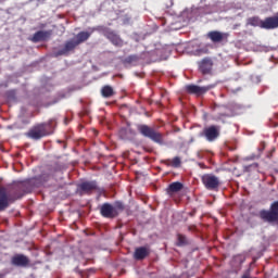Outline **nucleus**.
I'll return each instance as SVG.
<instances>
[{"mask_svg": "<svg viewBox=\"0 0 278 278\" xmlns=\"http://www.w3.org/2000/svg\"><path fill=\"white\" fill-rule=\"evenodd\" d=\"M181 190H184V184L175 181L168 185L166 188V193L168 197H173V194H177V192H181Z\"/></svg>", "mask_w": 278, "mask_h": 278, "instance_id": "a211bd4d", "label": "nucleus"}, {"mask_svg": "<svg viewBox=\"0 0 278 278\" xmlns=\"http://www.w3.org/2000/svg\"><path fill=\"white\" fill-rule=\"evenodd\" d=\"M100 214L103 218H116L118 216V212H116V208H114V205L111 203H103L100 206Z\"/></svg>", "mask_w": 278, "mask_h": 278, "instance_id": "9d476101", "label": "nucleus"}, {"mask_svg": "<svg viewBox=\"0 0 278 278\" xmlns=\"http://www.w3.org/2000/svg\"><path fill=\"white\" fill-rule=\"evenodd\" d=\"M213 86L207 87H199L198 85H187L186 91L189 94H195L197 97H201V94H205L208 90H212Z\"/></svg>", "mask_w": 278, "mask_h": 278, "instance_id": "ddd939ff", "label": "nucleus"}, {"mask_svg": "<svg viewBox=\"0 0 278 278\" xmlns=\"http://www.w3.org/2000/svg\"><path fill=\"white\" fill-rule=\"evenodd\" d=\"M50 175H52V173H50V174H41V175L38 177V179H39V181H41V182L49 181V176H50Z\"/></svg>", "mask_w": 278, "mask_h": 278, "instance_id": "a878e982", "label": "nucleus"}, {"mask_svg": "<svg viewBox=\"0 0 278 278\" xmlns=\"http://www.w3.org/2000/svg\"><path fill=\"white\" fill-rule=\"evenodd\" d=\"M208 40H211L214 45H218L220 42H227L229 38V33H220L218 30H211L206 34Z\"/></svg>", "mask_w": 278, "mask_h": 278, "instance_id": "1a4fd4ad", "label": "nucleus"}, {"mask_svg": "<svg viewBox=\"0 0 278 278\" xmlns=\"http://www.w3.org/2000/svg\"><path fill=\"white\" fill-rule=\"evenodd\" d=\"M258 166H260V164L253 163V164H250V165H245L243 167V170H244V173H251L252 168H257Z\"/></svg>", "mask_w": 278, "mask_h": 278, "instance_id": "393cba45", "label": "nucleus"}, {"mask_svg": "<svg viewBox=\"0 0 278 278\" xmlns=\"http://www.w3.org/2000/svg\"><path fill=\"white\" fill-rule=\"evenodd\" d=\"M198 66L202 75H210V73H212V67L214 66V61H212V58L206 56L198 62Z\"/></svg>", "mask_w": 278, "mask_h": 278, "instance_id": "9b49d317", "label": "nucleus"}, {"mask_svg": "<svg viewBox=\"0 0 278 278\" xmlns=\"http://www.w3.org/2000/svg\"><path fill=\"white\" fill-rule=\"evenodd\" d=\"M278 15L266 17L262 23V29H277Z\"/></svg>", "mask_w": 278, "mask_h": 278, "instance_id": "f3484780", "label": "nucleus"}, {"mask_svg": "<svg viewBox=\"0 0 278 278\" xmlns=\"http://www.w3.org/2000/svg\"><path fill=\"white\" fill-rule=\"evenodd\" d=\"M201 181L206 190H218L220 186V179H218L214 174H204L201 177Z\"/></svg>", "mask_w": 278, "mask_h": 278, "instance_id": "6e6552de", "label": "nucleus"}, {"mask_svg": "<svg viewBox=\"0 0 278 278\" xmlns=\"http://www.w3.org/2000/svg\"><path fill=\"white\" fill-rule=\"evenodd\" d=\"M150 255H151V250H149V248L139 247V248H136L132 257L137 262H142V260H146V257H149Z\"/></svg>", "mask_w": 278, "mask_h": 278, "instance_id": "4468645a", "label": "nucleus"}, {"mask_svg": "<svg viewBox=\"0 0 278 278\" xmlns=\"http://www.w3.org/2000/svg\"><path fill=\"white\" fill-rule=\"evenodd\" d=\"M89 29L90 31H80L74 39L65 41L64 47L55 53V58H60V55H68V53L75 51L79 45H84V42L89 40L92 34H94L92 28Z\"/></svg>", "mask_w": 278, "mask_h": 278, "instance_id": "f03ea898", "label": "nucleus"}, {"mask_svg": "<svg viewBox=\"0 0 278 278\" xmlns=\"http://www.w3.org/2000/svg\"><path fill=\"white\" fill-rule=\"evenodd\" d=\"M55 119H50L48 123L37 124L26 134L27 138H31V140H40L45 138V136H51L53 134V124Z\"/></svg>", "mask_w": 278, "mask_h": 278, "instance_id": "7ed1b4c3", "label": "nucleus"}, {"mask_svg": "<svg viewBox=\"0 0 278 278\" xmlns=\"http://www.w3.org/2000/svg\"><path fill=\"white\" fill-rule=\"evenodd\" d=\"M200 138H205L207 142H216L220 138V126L211 125L204 127L203 130L199 134Z\"/></svg>", "mask_w": 278, "mask_h": 278, "instance_id": "0eeeda50", "label": "nucleus"}, {"mask_svg": "<svg viewBox=\"0 0 278 278\" xmlns=\"http://www.w3.org/2000/svg\"><path fill=\"white\" fill-rule=\"evenodd\" d=\"M91 31H98L99 34H102L106 40H109L111 43H113L114 47H123L124 41L121 38V35L116 34V30H112V28L108 26H96L92 27Z\"/></svg>", "mask_w": 278, "mask_h": 278, "instance_id": "423d86ee", "label": "nucleus"}, {"mask_svg": "<svg viewBox=\"0 0 278 278\" xmlns=\"http://www.w3.org/2000/svg\"><path fill=\"white\" fill-rule=\"evenodd\" d=\"M119 137L122 138V140H125V138H127V129L122 128L119 130Z\"/></svg>", "mask_w": 278, "mask_h": 278, "instance_id": "bb28decb", "label": "nucleus"}, {"mask_svg": "<svg viewBox=\"0 0 278 278\" xmlns=\"http://www.w3.org/2000/svg\"><path fill=\"white\" fill-rule=\"evenodd\" d=\"M163 164L166 166H172L173 168H179L181 167V157L175 156L172 161L170 160H165L162 161Z\"/></svg>", "mask_w": 278, "mask_h": 278, "instance_id": "6ab92c4d", "label": "nucleus"}, {"mask_svg": "<svg viewBox=\"0 0 278 278\" xmlns=\"http://www.w3.org/2000/svg\"><path fill=\"white\" fill-rule=\"evenodd\" d=\"M11 263L13 266L25 268L26 266H29V258L25 256V254H16L11 258Z\"/></svg>", "mask_w": 278, "mask_h": 278, "instance_id": "2eb2a0df", "label": "nucleus"}, {"mask_svg": "<svg viewBox=\"0 0 278 278\" xmlns=\"http://www.w3.org/2000/svg\"><path fill=\"white\" fill-rule=\"evenodd\" d=\"M27 186H29V182L13 185L8 190L5 187H0V212H5L12 203L18 201V199H23L29 192Z\"/></svg>", "mask_w": 278, "mask_h": 278, "instance_id": "f257e3e1", "label": "nucleus"}, {"mask_svg": "<svg viewBox=\"0 0 278 278\" xmlns=\"http://www.w3.org/2000/svg\"><path fill=\"white\" fill-rule=\"evenodd\" d=\"M263 23L264 21L260 20L257 16L249 17L247 21V25H250L251 27H261V29Z\"/></svg>", "mask_w": 278, "mask_h": 278, "instance_id": "412c9836", "label": "nucleus"}, {"mask_svg": "<svg viewBox=\"0 0 278 278\" xmlns=\"http://www.w3.org/2000/svg\"><path fill=\"white\" fill-rule=\"evenodd\" d=\"M97 181L91 180V181H84L78 185V192L80 194H92L94 190H97Z\"/></svg>", "mask_w": 278, "mask_h": 278, "instance_id": "f8f14e48", "label": "nucleus"}, {"mask_svg": "<svg viewBox=\"0 0 278 278\" xmlns=\"http://www.w3.org/2000/svg\"><path fill=\"white\" fill-rule=\"evenodd\" d=\"M101 94L104 99H110V97H114V88L110 85H105L101 89Z\"/></svg>", "mask_w": 278, "mask_h": 278, "instance_id": "aec40b11", "label": "nucleus"}, {"mask_svg": "<svg viewBox=\"0 0 278 278\" xmlns=\"http://www.w3.org/2000/svg\"><path fill=\"white\" fill-rule=\"evenodd\" d=\"M137 131H139L143 138H149V140L156 142V144H164V135L147 124H138Z\"/></svg>", "mask_w": 278, "mask_h": 278, "instance_id": "39448f33", "label": "nucleus"}, {"mask_svg": "<svg viewBox=\"0 0 278 278\" xmlns=\"http://www.w3.org/2000/svg\"><path fill=\"white\" fill-rule=\"evenodd\" d=\"M53 34V30H38L34 34L31 41L33 42H45V40H49L51 38V35Z\"/></svg>", "mask_w": 278, "mask_h": 278, "instance_id": "dca6fc26", "label": "nucleus"}, {"mask_svg": "<svg viewBox=\"0 0 278 278\" xmlns=\"http://www.w3.org/2000/svg\"><path fill=\"white\" fill-rule=\"evenodd\" d=\"M113 210H115V212H118V214H121V212L125 211V204L121 201H116L113 205Z\"/></svg>", "mask_w": 278, "mask_h": 278, "instance_id": "5701e85b", "label": "nucleus"}, {"mask_svg": "<svg viewBox=\"0 0 278 278\" xmlns=\"http://www.w3.org/2000/svg\"><path fill=\"white\" fill-rule=\"evenodd\" d=\"M126 64H131L134 62H138V55L132 54L125 59Z\"/></svg>", "mask_w": 278, "mask_h": 278, "instance_id": "b1692460", "label": "nucleus"}, {"mask_svg": "<svg viewBox=\"0 0 278 278\" xmlns=\"http://www.w3.org/2000/svg\"><path fill=\"white\" fill-rule=\"evenodd\" d=\"M176 244L178 247H186L188 244V238H186V236H184L181 233H178Z\"/></svg>", "mask_w": 278, "mask_h": 278, "instance_id": "4be33fe9", "label": "nucleus"}, {"mask_svg": "<svg viewBox=\"0 0 278 278\" xmlns=\"http://www.w3.org/2000/svg\"><path fill=\"white\" fill-rule=\"evenodd\" d=\"M252 216H258L263 223L275 225L278 223V201H274L269 205V210L263 208L257 213H251Z\"/></svg>", "mask_w": 278, "mask_h": 278, "instance_id": "20e7f679", "label": "nucleus"}]
</instances>
